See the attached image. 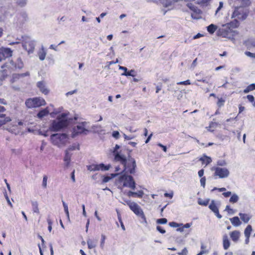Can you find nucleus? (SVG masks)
<instances>
[{
    "label": "nucleus",
    "instance_id": "19",
    "mask_svg": "<svg viewBox=\"0 0 255 255\" xmlns=\"http://www.w3.org/2000/svg\"><path fill=\"white\" fill-rule=\"evenodd\" d=\"M98 240H93L91 239H88L87 241L88 248L89 249H92L95 248L97 244Z\"/></svg>",
    "mask_w": 255,
    "mask_h": 255
},
{
    "label": "nucleus",
    "instance_id": "13",
    "mask_svg": "<svg viewBox=\"0 0 255 255\" xmlns=\"http://www.w3.org/2000/svg\"><path fill=\"white\" fill-rule=\"evenodd\" d=\"M47 55V50L43 45H42L41 48L37 52V56L40 61H43L46 58Z\"/></svg>",
    "mask_w": 255,
    "mask_h": 255
},
{
    "label": "nucleus",
    "instance_id": "50",
    "mask_svg": "<svg viewBox=\"0 0 255 255\" xmlns=\"http://www.w3.org/2000/svg\"><path fill=\"white\" fill-rule=\"evenodd\" d=\"M226 164H227L226 162L224 160H219L217 162V165H219V166H225V165H226Z\"/></svg>",
    "mask_w": 255,
    "mask_h": 255
},
{
    "label": "nucleus",
    "instance_id": "41",
    "mask_svg": "<svg viewBox=\"0 0 255 255\" xmlns=\"http://www.w3.org/2000/svg\"><path fill=\"white\" fill-rule=\"evenodd\" d=\"M230 25L232 27H237L239 25V22L237 19H235L233 21L230 23Z\"/></svg>",
    "mask_w": 255,
    "mask_h": 255
},
{
    "label": "nucleus",
    "instance_id": "8",
    "mask_svg": "<svg viewBox=\"0 0 255 255\" xmlns=\"http://www.w3.org/2000/svg\"><path fill=\"white\" fill-rule=\"evenodd\" d=\"M129 207L130 209L137 216L143 219L146 222V218L144 213L140 207L136 203L132 202L129 203Z\"/></svg>",
    "mask_w": 255,
    "mask_h": 255
},
{
    "label": "nucleus",
    "instance_id": "44",
    "mask_svg": "<svg viewBox=\"0 0 255 255\" xmlns=\"http://www.w3.org/2000/svg\"><path fill=\"white\" fill-rule=\"evenodd\" d=\"M225 211H227L229 214H233L235 213V211L231 209L228 205L226 206Z\"/></svg>",
    "mask_w": 255,
    "mask_h": 255
},
{
    "label": "nucleus",
    "instance_id": "49",
    "mask_svg": "<svg viewBox=\"0 0 255 255\" xmlns=\"http://www.w3.org/2000/svg\"><path fill=\"white\" fill-rule=\"evenodd\" d=\"M112 136L116 139H119L120 137V133L118 131H114L112 133Z\"/></svg>",
    "mask_w": 255,
    "mask_h": 255
},
{
    "label": "nucleus",
    "instance_id": "4",
    "mask_svg": "<svg viewBox=\"0 0 255 255\" xmlns=\"http://www.w3.org/2000/svg\"><path fill=\"white\" fill-rule=\"evenodd\" d=\"M25 105L28 108H34L46 105V102L41 97L29 98L26 100Z\"/></svg>",
    "mask_w": 255,
    "mask_h": 255
},
{
    "label": "nucleus",
    "instance_id": "12",
    "mask_svg": "<svg viewBox=\"0 0 255 255\" xmlns=\"http://www.w3.org/2000/svg\"><path fill=\"white\" fill-rule=\"evenodd\" d=\"M37 87L40 91L44 95H47L49 93V90L47 88L45 82L39 81L37 83Z\"/></svg>",
    "mask_w": 255,
    "mask_h": 255
},
{
    "label": "nucleus",
    "instance_id": "32",
    "mask_svg": "<svg viewBox=\"0 0 255 255\" xmlns=\"http://www.w3.org/2000/svg\"><path fill=\"white\" fill-rule=\"evenodd\" d=\"M239 199V196L236 194H233L230 199V202L233 203H236Z\"/></svg>",
    "mask_w": 255,
    "mask_h": 255
},
{
    "label": "nucleus",
    "instance_id": "6",
    "mask_svg": "<svg viewBox=\"0 0 255 255\" xmlns=\"http://www.w3.org/2000/svg\"><path fill=\"white\" fill-rule=\"evenodd\" d=\"M249 11L247 9L243 6H239L235 8L232 17H236L237 19L244 20L248 16Z\"/></svg>",
    "mask_w": 255,
    "mask_h": 255
},
{
    "label": "nucleus",
    "instance_id": "60",
    "mask_svg": "<svg viewBox=\"0 0 255 255\" xmlns=\"http://www.w3.org/2000/svg\"><path fill=\"white\" fill-rule=\"evenodd\" d=\"M136 194H137V197L141 198L143 196L144 193L142 190H140V191H138L137 192H136Z\"/></svg>",
    "mask_w": 255,
    "mask_h": 255
},
{
    "label": "nucleus",
    "instance_id": "43",
    "mask_svg": "<svg viewBox=\"0 0 255 255\" xmlns=\"http://www.w3.org/2000/svg\"><path fill=\"white\" fill-rule=\"evenodd\" d=\"M245 54L248 57L255 59V53H252L250 51H246Z\"/></svg>",
    "mask_w": 255,
    "mask_h": 255
},
{
    "label": "nucleus",
    "instance_id": "7",
    "mask_svg": "<svg viewBox=\"0 0 255 255\" xmlns=\"http://www.w3.org/2000/svg\"><path fill=\"white\" fill-rule=\"evenodd\" d=\"M87 123L82 122L76 126H75L73 128V132L72 134V137H75L79 134H84L86 135L89 131L88 129L86 128Z\"/></svg>",
    "mask_w": 255,
    "mask_h": 255
},
{
    "label": "nucleus",
    "instance_id": "20",
    "mask_svg": "<svg viewBox=\"0 0 255 255\" xmlns=\"http://www.w3.org/2000/svg\"><path fill=\"white\" fill-rule=\"evenodd\" d=\"M230 220L232 224V225L234 226L238 227L241 224V222L238 217H234L232 218H230Z\"/></svg>",
    "mask_w": 255,
    "mask_h": 255
},
{
    "label": "nucleus",
    "instance_id": "54",
    "mask_svg": "<svg viewBox=\"0 0 255 255\" xmlns=\"http://www.w3.org/2000/svg\"><path fill=\"white\" fill-rule=\"evenodd\" d=\"M21 16L26 20L28 18V14L25 11L21 13Z\"/></svg>",
    "mask_w": 255,
    "mask_h": 255
},
{
    "label": "nucleus",
    "instance_id": "9",
    "mask_svg": "<svg viewBox=\"0 0 255 255\" xmlns=\"http://www.w3.org/2000/svg\"><path fill=\"white\" fill-rule=\"evenodd\" d=\"M212 170H215L214 175L220 178H227L230 175L229 170L225 167H214Z\"/></svg>",
    "mask_w": 255,
    "mask_h": 255
},
{
    "label": "nucleus",
    "instance_id": "10",
    "mask_svg": "<svg viewBox=\"0 0 255 255\" xmlns=\"http://www.w3.org/2000/svg\"><path fill=\"white\" fill-rule=\"evenodd\" d=\"M111 167L110 165L106 166L103 163L100 164H92L87 167L88 170L90 171H95L101 170L102 171L108 170Z\"/></svg>",
    "mask_w": 255,
    "mask_h": 255
},
{
    "label": "nucleus",
    "instance_id": "39",
    "mask_svg": "<svg viewBox=\"0 0 255 255\" xmlns=\"http://www.w3.org/2000/svg\"><path fill=\"white\" fill-rule=\"evenodd\" d=\"M47 179H48V177L46 175L43 176L42 186L44 188H46L47 187Z\"/></svg>",
    "mask_w": 255,
    "mask_h": 255
},
{
    "label": "nucleus",
    "instance_id": "23",
    "mask_svg": "<svg viewBox=\"0 0 255 255\" xmlns=\"http://www.w3.org/2000/svg\"><path fill=\"white\" fill-rule=\"evenodd\" d=\"M187 6L189 7L192 11H194V12L196 13H200V9H198L196 6H195L192 3H188L186 4Z\"/></svg>",
    "mask_w": 255,
    "mask_h": 255
},
{
    "label": "nucleus",
    "instance_id": "18",
    "mask_svg": "<svg viewBox=\"0 0 255 255\" xmlns=\"http://www.w3.org/2000/svg\"><path fill=\"white\" fill-rule=\"evenodd\" d=\"M160 2L162 4V5L165 7H167L169 6H171L173 3L178 2V1H176V0H159Z\"/></svg>",
    "mask_w": 255,
    "mask_h": 255
},
{
    "label": "nucleus",
    "instance_id": "36",
    "mask_svg": "<svg viewBox=\"0 0 255 255\" xmlns=\"http://www.w3.org/2000/svg\"><path fill=\"white\" fill-rule=\"evenodd\" d=\"M72 154L68 152V150H65V155L64 158V161L71 160V156Z\"/></svg>",
    "mask_w": 255,
    "mask_h": 255
},
{
    "label": "nucleus",
    "instance_id": "48",
    "mask_svg": "<svg viewBox=\"0 0 255 255\" xmlns=\"http://www.w3.org/2000/svg\"><path fill=\"white\" fill-rule=\"evenodd\" d=\"M4 197H5V198L8 203V204L11 207H12V205L11 203V202L10 201V200L9 199V197H8V195L6 193V192H5L4 193Z\"/></svg>",
    "mask_w": 255,
    "mask_h": 255
},
{
    "label": "nucleus",
    "instance_id": "1",
    "mask_svg": "<svg viewBox=\"0 0 255 255\" xmlns=\"http://www.w3.org/2000/svg\"><path fill=\"white\" fill-rule=\"evenodd\" d=\"M73 121V119L69 117V114L62 113L52 121L50 127L51 130L54 132L59 131L66 128Z\"/></svg>",
    "mask_w": 255,
    "mask_h": 255
},
{
    "label": "nucleus",
    "instance_id": "42",
    "mask_svg": "<svg viewBox=\"0 0 255 255\" xmlns=\"http://www.w3.org/2000/svg\"><path fill=\"white\" fill-rule=\"evenodd\" d=\"M120 148V145H119L118 144H116L114 150L113 151L114 154V156H115V161H116V155L117 153L119 154H121L119 152H118L117 151Z\"/></svg>",
    "mask_w": 255,
    "mask_h": 255
},
{
    "label": "nucleus",
    "instance_id": "26",
    "mask_svg": "<svg viewBox=\"0 0 255 255\" xmlns=\"http://www.w3.org/2000/svg\"><path fill=\"white\" fill-rule=\"evenodd\" d=\"M217 28V26L216 25L211 24L207 27V30L210 33L213 34L216 31Z\"/></svg>",
    "mask_w": 255,
    "mask_h": 255
},
{
    "label": "nucleus",
    "instance_id": "15",
    "mask_svg": "<svg viewBox=\"0 0 255 255\" xmlns=\"http://www.w3.org/2000/svg\"><path fill=\"white\" fill-rule=\"evenodd\" d=\"M240 236V232L239 231L235 230L230 233V237L232 240L234 242H237Z\"/></svg>",
    "mask_w": 255,
    "mask_h": 255
},
{
    "label": "nucleus",
    "instance_id": "29",
    "mask_svg": "<svg viewBox=\"0 0 255 255\" xmlns=\"http://www.w3.org/2000/svg\"><path fill=\"white\" fill-rule=\"evenodd\" d=\"M252 231V227L251 225H249L247 226L245 230L244 234L245 236H250L251 232Z\"/></svg>",
    "mask_w": 255,
    "mask_h": 255
},
{
    "label": "nucleus",
    "instance_id": "63",
    "mask_svg": "<svg viewBox=\"0 0 255 255\" xmlns=\"http://www.w3.org/2000/svg\"><path fill=\"white\" fill-rule=\"evenodd\" d=\"M76 148V145H72L70 146L66 150H68V152H70L71 151H73L75 150Z\"/></svg>",
    "mask_w": 255,
    "mask_h": 255
},
{
    "label": "nucleus",
    "instance_id": "28",
    "mask_svg": "<svg viewBox=\"0 0 255 255\" xmlns=\"http://www.w3.org/2000/svg\"><path fill=\"white\" fill-rule=\"evenodd\" d=\"M122 75L123 76H126L127 77L128 76H132L134 77L135 76V71L134 70H130L129 71H127V72H124L122 74Z\"/></svg>",
    "mask_w": 255,
    "mask_h": 255
},
{
    "label": "nucleus",
    "instance_id": "25",
    "mask_svg": "<svg viewBox=\"0 0 255 255\" xmlns=\"http://www.w3.org/2000/svg\"><path fill=\"white\" fill-rule=\"evenodd\" d=\"M209 208L211 210H212L214 213L215 212H217V211L219 210L218 207L215 204V201L214 200H212L211 201V204L209 206Z\"/></svg>",
    "mask_w": 255,
    "mask_h": 255
},
{
    "label": "nucleus",
    "instance_id": "51",
    "mask_svg": "<svg viewBox=\"0 0 255 255\" xmlns=\"http://www.w3.org/2000/svg\"><path fill=\"white\" fill-rule=\"evenodd\" d=\"M156 230L161 234H164L165 233V230L159 226L156 227Z\"/></svg>",
    "mask_w": 255,
    "mask_h": 255
},
{
    "label": "nucleus",
    "instance_id": "22",
    "mask_svg": "<svg viewBox=\"0 0 255 255\" xmlns=\"http://www.w3.org/2000/svg\"><path fill=\"white\" fill-rule=\"evenodd\" d=\"M230 246V242L227 235L223 236V247L225 250H227Z\"/></svg>",
    "mask_w": 255,
    "mask_h": 255
},
{
    "label": "nucleus",
    "instance_id": "27",
    "mask_svg": "<svg viewBox=\"0 0 255 255\" xmlns=\"http://www.w3.org/2000/svg\"><path fill=\"white\" fill-rule=\"evenodd\" d=\"M15 3L19 6L23 7L27 4V0H14Z\"/></svg>",
    "mask_w": 255,
    "mask_h": 255
},
{
    "label": "nucleus",
    "instance_id": "34",
    "mask_svg": "<svg viewBox=\"0 0 255 255\" xmlns=\"http://www.w3.org/2000/svg\"><path fill=\"white\" fill-rule=\"evenodd\" d=\"M239 2L241 3L240 6H243V7L248 6L250 4V0H238Z\"/></svg>",
    "mask_w": 255,
    "mask_h": 255
},
{
    "label": "nucleus",
    "instance_id": "35",
    "mask_svg": "<svg viewBox=\"0 0 255 255\" xmlns=\"http://www.w3.org/2000/svg\"><path fill=\"white\" fill-rule=\"evenodd\" d=\"M15 67L19 69H21L23 67V62L20 58L17 59Z\"/></svg>",
    "mask_w": 255,
    "mask_h": 255
},
{
    "label": "nucleus",
    "instance_id": "62",
    "mask_svg": "<svg viewBox=\"0 0 255 255\" xmlns=\"http://www.w3.org/2000/svg\"><path fill=\"white\" fill-rule=\"evenodd\" d=\"M77 92V90H74L70 92H67L66 94V96H69V95H73Z\"/></svg>",
    "mask_w": 255,
    "mask_h": 255
},
{
    "label": "nucleus",
    "instance_id": "16",
    "mask_svg": "<svg viewBox=\"0 0 255 255\" xmlns=\"http://www.w3.org/2000/svg\"><path fill=\"white\" fill-rule=\"evenodd\" d=\"M0 53L5 57H9L12 56V50L8 48H3L0 49Z\"/></svg>",
    "mask_w": 255,
    "mask_h": 255
},
{
    "label": "nucleus",
    "instance_id": "2",
    "mask_svg": "<svg viewBox=\"0 0 255 255\" xmlns=\"http://www.w3.org/2000/svg\"><path fill=\"white\" fill-rule=\"evenodd\" d=\"M116 161H120L124 165V169L123 172L126 173L134 174L136 167V162L134 158L128 156V159L125 155L117 154L116 155Z\"/></svg>",
    "mask_w": 255,
    "mask_h": 255
},
{
    "label": "nucleus",
    "instance_id": "11",
    "mask_svg": "<svg viewBox=\"0 0 255 255\" xmlns=\"http://www.w3.org/2000/svg\"><path fill=\"white\" fill-rule=\"evenodd\" d=\"M35 41L33 40H28L24 41L22 43V47L26 51H27L28 54L32 53L35 49Z\"/></svg>",
    "mask_w": 255,
    "mask_h": 255
},
{
    "label": "nucleus",
    "instance_id": "24",
    "mask_svg": "<svg viewBox=\"0 0 255 255\" xmlns=\"http://www.w3.org/2000/svg\"><path fill=\"white\" fill-rule=\"evenodd\" d=\"M31 204L32 206V210L33 212L36 213L37 214L39 213V210L38 208V204L37 201H31Z\"/></svg>",
    "mask_w": 255,
    "mask_h": 255
},
{
    "label": "nucleus",
    "instance_id": "17",
    "mask_svg": "<svg viewBox=\"0 0 255 255\" xmlns=\"http://www.w3.org/2000/svg\"><path fill=\"white\" fill-rule=\"evenodd\" d=\"M7 16V10L5 7H0V21H3Z\"/></svg>",
    "mask_w": 255,
    "mask_h": 255
},
{
    "label": "nucleus",
    "instance_id": "31",
    "mask_svg": "<svg viewBox=\"0 0 255 255\" xmlns=\"http://www.w3.org/2000/svg\"><path fill=\"white\" fill-rule=\"evenodd\" d=\"M209 201H210V199H206L205 200H203L201 198H199L198 200V203L200 205H202V206H206L209 204Z\"/></svg>",
    "mask_w": 255,
    "mask_h": 255
},
{
    "label": "nucleus",
    "instance_id": "21",
    "mask_svg": "<svg viewBox=\"0 0 255 255\" xmlns=\"http://www.w3.org/2000/svg\"><path fill=\"white\" fill-rule=\"evenodd\" d=\"M241 220L245 223H247L251 218V216L247 214L239 213Z\"/></svg>",
    "mask_w": 255,
    "mask_h": 255
},
{
    "label": "nucleus",
    "instance_id": "40",
    "mask_svg": "<svg viewBox=\"0 0 255 255\" xmlns=\"http://www.w3.org/2000/svg\"><path fill=\"white\" fill-rule=\"evenodd\" d=\"M156 223L159 224H165L167 223V220L166 218H160L156 220Z\"/></svg>",
    "mask_w": 255,
    "mask_h": 255
},
{
    "label": "nucleus",
    "instance_id": "55",
    "mask_svg": "<svg viewBox=\"0 0 255 255\" xmlns=\"http://www.w3.org/2000/svg\"><path fill=\"white\" fill-rule=\"evenodd\" d=\"M247 98L250 102H251L252 103H253L254 101L255 98H254V97L252 95H248L247 96Z\"/></svg>",
    "mask_w": 255,
    "mask_h": 255
},
{
    "label": "nucleus",
    "instance_id": "47",
    "mask_svg": "<svg viewBox=\"0 0 255 255\" xmlns=\"http://www.w3.org/2000/svg\"><path fill=\"white\" fill-rule=\"evenodd\" d=\"M177 85H190L191 83L189 80H187L185 81H182L179 82L177 83Z\"/></svg>",
    "mask_w": 255,
    "mask_h": 255
},
{
    "label": "nucleus",
    "instance_id": "14",
    "mask_svg": "<svg viewBox=\"0 0 255 255\" xmlns=\"http://www.w3.org/2000/svg\"><path fill=\"white\" fill-rule=\"evenodd\" d=\"M50 109L49 107H47L41 111H40L37 114V117L38 118L41 119L44 117L48 115L49 113Z\"/></svg>",
    "mask_w": 255,
    "mask_h": 255
},
{
    "label": "nucleus",
    "instance_id": "56",
    "mask_svg": "<svg viewBox=\"0 0 255 255\" xmlns=\"http://www.w3.org/2000/svg\"><path fill=\"white\" fill-rule=\"evenodd\" d=\"M223 2L222 1H220L219 2V7L217 8V10L216 11V13L218 12L223 7Z\"/></svg>",
    "mask_w": 255,
    "mask_h": 255
},
{
    "label": "nucleus",
    "instance_id": "58",
    "mask_svg": "<svg viewBox=\"0 0 255 255\" xmlns=\"http://www.w3.org/2000/svg\"><path fill=\"white\" fill-rule=\"evenodd\" d=\"M157 145L159 146V147H161L164 152L167 151V147L166 146L163 145V144H162L161 143H158Z\"/></svg>",
    "mask_w": 255,
    "mask_h": 255
},
{
    "label": "nucleus",
    "instance_id": "33",
    "mask_svg": "<svg viewBox=\"0 0 255 255\" xmlns=\"http://www.w3.org/2000/svg\"><path fill=\"white\" fill-rule=\"evenodd\" d=\"M62 204H63V207H64V211H65V213L66 214L67 219H68V221H70L69 214V211H68V205H67V204L64 201H62Z\"/></svg>",
    "mask_w": 255,
    "mask_h": 255
},
{
    "label": "nucleus",
    "instance_id": "3",
    "mask_svg": "<svg viewBox=\"0 0 255 255\" xmlns=\"http://www.w3.org/2000/svg\"><path fill=\"white\" fill-rule=\"evenodd\" d=\"M51 140L53 144L58 147L64 145L67 138V135L66 133H54L50 136Z\"/></svg>",
    "mask_w": 255,
    "mask_h": 255
},
{
    "label": "nucleus",
    "instance_id": "37",
    "mask_svg": "<svg viewBox=\"0 0 255 255\" xmlns=\"http://www.w3.org/2000/svg\"><path fill=\"white\" fill-rule=\"evenodd\" d=\"M169 225L173 228L180 227L183 225V224H179L175 222H171L169 223Z\"/></svg>",
    "mask_w": 255,
    "mask_h": 255
},
{
    "label": "nucleus",
    "instance_id": "64",
    "mask_svg": "<svg viewBox=\"0 0 255 255\" xmlns=\"http://www.w3.org/2000/svg\"><path fill=\"white\" fill-rule=\"evenodd\" d=\"M231 194H232V193H231V192H230V191H228V192H224L223 193V195H224V196L225 197H228L230 196H231Z\"/></svg>",
    "mask_w": 255,
    "mask_h": 255
},
{
    "label": "nucleus",
    "instance_id": "53",
    "mask_svg": "<svg viewBox=\"0 0 255 255\" xmlns=\"http://www.w3.org/2000/svg\"><path fill=\"white\" fill-rule=\"evenodd\" d=\"M124 136L125 139L126 140H130L131 139H133L134 138V136L130 135H127L126 134L124 133Z\"/></svg>",
    "mask_w": 255,
    "mask_h": 255
},
{
    "label": "nucleus",
    "instance_id": "5",
    "mask_svg": "<svg viewBox=\"0 0 255 255\" xmlns=\"http://www.w3.org/2000/svg\"><path fill=\"white\" fill-rule=\"evenodd\" d=\"M119 181L123 182V186L128 187L132 190L135 188V182L133 178L126 174H123L119 177Z\"/></svg>",
    "mask_w": 255,
    "mask_h": 255
},
{
    "label": "nucleus",
    "instance_id": "52",
    "mask_svg": "<svg viewBox=\"0 0 255 255\" xmlns=\"http://www.w3.org/2000/svg\"><path fill=\"white\" fill-rule=\"evenodd\" d=\"M200 183H201V185L202 186H203V187H204L205 186V183H206L205 177H203L201 178V179H200Z\"/></svg>",
    "mask_w": 255,
    "mask_h": 255
},
{
    "label": "nucleus",
    "instance_id": "57",
    "mask_svg": "<svg viewBox=\"0 0 255 255\" xmlns=\"http://www.w3.org/2000/svg\"><path fill=\"white\" fill-rule=\"evenodd\" d=\"M112 178H111L110 176H105L103 179V183H106L108 182L111 180Z\"/></svg>",
    "mask_w": 255,
    "mask_h": 255
},
{
    "label": "nucleus",
    "instance_id": "46",
    "mask_svg": "<svg viewBox=\"0 0 255 255\" xmlns=\"http://www.w3.org/2000/svg\"><path fill=\"white\" fill-rule=\"evenodd\" d=\"M127 195L129 197H135L137 196L136 192L129 191L128 192Z\"/></svg>",
    "mask_w": 255,
    "mask_h": 255
},
{
    "label": "nucleus",
    "instance_id": "59",
    "mask_svg": "<svg viewBox=\"0 0 255 255\" xmlns=\"http://www.w3.org/2000/svg\"><path fill=\"white\" fill-rule=\"evenodd\" d=\"M106 239V237L105 235H102V239H101V247H103L104 244V243H105V240Z\"/></svg>",
    "mask_w": 255,
    "mask_h": 255
},
{
    "label": "nucleus",
    "instance_id": "30",
    "mask_svg": "<svg viewBox=\"0 0 255 255\" xmlns=\"http://www.w3.org/2000/svg\"><path fill=\"white\" fill-rule=\"evenodd\" d=\"M199 160L203 162H206V165L209 164L212 162V159L211 157H208L206 155H204L203 157L200 158Z\"/></svg>",
    "mask_w": 255,
    "mask_h": 255
},
{
    "label": "nucleus",
    "instance_id": "38",
    "mask_svg": "<svg viewBox=\"0 0 255 255\" xmlns=\"http://www.w3.org/2000/svg\"><path fill=\"white\" fill-rule=\"evenodd\" d=\"M217 126H218V123H217L211 122L210 124V126L209 127V128L210 129H209L208 130L211 131H213L214 130V129H211V128H215L217 127Z\"/></svg>",
    "mask_w": 255,
    "mask_h": 255
},
{
    "label": "nucleus",
    "instance_id": "45",
    "mask_svg": "<svg viewBox=\"0 0 255 255\" xmlns=\"http://www.w3.org/2000/svg\"><path fill=\"white\" fill-rule=\"evenodd\" d=\"M225 102V101L222 98L218 99L217 105L218 106V107H221L224 105Z\"/></svg>",
    "mask_w": 255,
    "mask_h": 255
},
{
    "label": "nucleus",
    "instance_id": "61",
    "mask_svg": "<svg viewBox=\"0 0 255 255\" xmlns=\"http://www.w3.org/2000/svg\"><path fill=\"white\" fill-rule=\"evenodd\" d=\"M71 178L73 182H75L76 180L75 178V170H74L71 174Z\"/></svg>",
    "mask_w": 255,
    "mask_h": 255
}]
</instances>
